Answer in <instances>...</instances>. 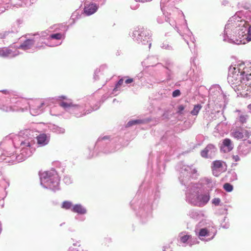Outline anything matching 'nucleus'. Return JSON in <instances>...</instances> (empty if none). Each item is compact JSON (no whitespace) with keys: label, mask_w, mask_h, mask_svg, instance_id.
Listing matches in <instances>:
<instances>
[{"label":"nucleus","mask_w":251,"mask_h":251,"mask_svg":"<svg viewBox=\"0 0 251 251\" xmlns=\"http://www.w3.org/2000/svg\"><path fill=\"white\" fill-rule=\"evenodd\" d=\"M236 15L231 17L225 27L223 40L236 45L251 41V25Z\"/></svg>","instance_id":"1"},{"label":"nucleus","mask_w":251,"mask_h":251,"mask_svg":"<svg viewBox=\"0 0 251 251\" xmlns=\"http://www.w3.org/2000/svg\"><path fill=\"white\" fill-rule=\"evenodd\" d=\"M12 142L14 147L19 150L16 156L18 162H21L30 156L35 149L33 146L34 145V132L30 129H25L20 131L18 135H13Z\"/></svg>","instance_id":"2"},{"label":"nucleus","mask_w":251,"mask_h":251,"mask_svg":"<svg viewBox=\"0 0 251 251\" xmlns=\"http://www.w3.org/2000/svg\"><path fill=\"white\" fill-rule=\"evenodd\" d=\"M65 101L59 102V105L66 111L73 115L77 118H80L90 114L92 111L99 108V104L94 107L91 106L89 98H84L79 100L76 102H73L71 99H67L66 96H62L60 97Z\"/></svg>","instance_id":"3"},{"label":"nucleus","mask_w":251,"mask_h":251,"mask_svg":"<svg viewBox=\"0 0 251 251\" xmlns=\"http://www.w3.org/2000/svg\"><path fill=\"white\" fill-rule=\"evenodd\" d=\"M185 193L186 201L191 205L203 207L209 202L210 199V194L209 191L202 192L200 184L190 183L186 187Z\"/></svg>","instance_id":"4"},{"label":"nucleus","mask_w":251,"mask_h":251,"mask_svg":"<svg viewBox=\"0 0 251 251\" xmlns=\"http://www.w3.org/2000/svg\"><path fill=\"white\" fill-rule=\"evenodd\" d=\"M251 80V69L247 67L244 62H239L228 69L227 81L232 87L240 85Z\"/></svg>","instance_id":"5"},{"label":"nucleus","mask_w":251,"mask_h":251,"mask_svg":"<svg viewBox=\"0 0 251 251\" xmlns=\"http://www.w3.org/2000/svg\"><path fill=\"white\" fill-rule=\"evenodd\" d=\"M40 184L45 189L56 192L60 189V178L54 169L39 173Z\"/></svg>","instance_id":"6"},{"label":"nucleus","mask_w":251,"mask_h":251,"mask_svg":"<svg viewBox=\"0 0 251 251\" xmlns=\"http://www.w3.org/2000/svg\"><path fill=\"white\" fill-rule=\"evenodd\" d=\"M130 36L134 41L142 45H148L149 48L151 47V33L149 30L144 27L138 26L134 28Z\"/></svg>","instance_id":"7"},{"label":"nucleus","mask_w":251,"mask_h":251,"mask_svg":"<svg viewBox=\"0 0 251 251\" xmlns=\"http://www.w3.org/2000/svg\"><path fill=\"white\" fill-rule=\"evenodd\" d=\"M116 141V140L114 139L110 140V137L108 136L99 137L94 148L105 154L114 152L117 150V147L114 145Z\"/></svg>","instance_id":"8"},{"label":"nucleus","mask_w":251,"mask_h":251,"mask_svg":"<svg viewBox=\"0 0 251 251\" xmlns=\"http://www.w3.org/2000/svg\"><path fill=\"white\" fill-rule=\"evenodd\" d=\"M135 210L143 223H147L152 218V204L150 200L141 201L138 208Z\"/></svg>","instance_id":"9"},{"label":"nucleus","mask_w":251,"mask_h":251,"mask_svg":"<svg viewBox=\"0 0 251 251\" xmlns=\"http://www.w3.org/2000/svg\"><path fill=\"white\" fill-rule=\"evenodd\" d=\"M180 170L179 180L182 185L186 187L188 186L191 183H189L190 178L192 176H196L197 170L193 167V165L190 166L180 163L178 165Z\"/></svg>","instance_id":"10"},{"label":"nucleus","mask_w":251,"mask_h":251,"mask_svg":"<svg viewBox=\"0 0 251 251\" xmlns=\"http://www.w3.org/2000/svg\"><path fill=\"white\" fill-rule=\"evenodd\" d=\"M26 39L21 44L18 49H22L27 52H32L39 50L45 49V46L41 45L38 41V38L35 36L32 38H28L25 35Z\"/></svg>","instance_id":"11"},{"label":"nucleus","mask_w":251,"mask_h":251,"mask_svg":"<svg viewBox=\"0 0 251 251\" xmlns=\"http://www.w3.org/2000/svg\"><path fill=\"white\" fill-rule=\"evenodd\" d=\"M23 103L29 106L30 114L34 116L42 113L43 106L45 104V101L40 99L24 100Z\"/></svg>","instance_id":"12"},{"label":"nucleus","mask_w":251,"mask_h":251,"mask_svg":"<svg viewBox=\"0 0 251 251\" xmlns=\"http://www.w3.org/2000/svg\"><path fill=\"white\" fill-rule=\"evenodd\" d=\"M209 226L200 229L198 236L200 240L204 241H209L214 238L216 234L217 230L216 228L213 226V223L211 222L207 223Z\"/></svg>","instance_id":"13"},{"label":"nucleus","mask_w":251,"mask_h":251,"mask_svg":"<svg viewBox=\"0 0 251 251\" xmlns=\"http://www.w3.org/2000/svg\"><path fill=\"white\" fill-rule=\"evenodd\" d=\"M232 136L237 139L241 140L249 138L251 136V124L240 125L237 126L232 132Z\"/></svg>","instance_id":"14"},{"label":"nucleus","mask_w":251,"mask_h":251,"mask_svg":"<svg viewBox=\"0 0 251 251\" xmlns=\"http://www.w3.org/2000/svg\"><path fill=\"white\" fill-rule=\"evenodd\" d=\"M187 215L189 218L195 222H199L200 224L203 225V222H206L207 216L205 212L202 210L192 208L188 211Z\"/></svg>","instance_id":"15"},{"label":"nucleus","mask_w":251,"mask_h":251,"mask_svg":"<svg viewBox=\"0 0 251 251\" xmlns=\"http://www.w3.org/2000/svg\"><path fill=\"white\" fill-rule=\"evenodd\" d=\"M24 100H26L25 99H21L20 100H18L16 102L17 108H13L11 106H8L5 104H3L2 102H0V109L4 112H10V111H21L22 112L27 110L29 109V106H26V105L24 103L23 101Z\"/></svg>","instance_id":"16"},{"label":"nucleus","mask_w":251,"mask_h":251,"mask_svg":"<svg viewBox=\"0 0 251 251\" xmlns=\"http://www.w3.org/2000/svg\"><path fill=\"white\" fill-rule=\"evenodd\" d=\"M177 240L178 245L182 247L187 246L191 247L197 243L196 239H193L191 235L188 234L185 232H182L179 234Z\"/></svg>","instance_id":"17"},{"label":"nucleus","mask_w":251,"mask_h":251,"mask_svg":"<svg viewBox=\"0 0 251 251\" xmlns=\"http://www.w3.org/2000/svg\"><path fill=\"white\" fill-rule=\"evenodd\" d=\"M65 38L64 34L61 33H55L50 35V42L46 43L42 42V44H45V46L50 47H54L59 46L62 44V42L60 41Z\"/></svg>","instance_id":"18"},{"label":"nucleus","mask_w":251,"mask_h":251,"mask_svg":"<svg viewBox=\"0 0 251 251\" xmlns=\"http://www.w3.org/2000/svg\"><path fill=\"white\" fill-rule=\"evenodd\" d=\"M217 151V148L213 144H209L201 151V155L202 158L212 159L214 158Z\"/></svg>","instance_id":"19"},{"label":"nucleus","mask_w":251,"mask_h":251,"mask_svg":"<svg viewBox=\"0 0 251 251\" xmlns=\"http://www.w3.org/2000/svg\"><path fill=\"white\" fill-rule=\"evenodd\" d=\"M211 169L213 175L215 176H218L226 170V168L225 167L223 162L220 160H216L213 162Z\"/></svg>","instance_id":"20"},{"label":"nucleus","mask_w":251,"mask_h":251,"mask_svg":"<svg viewBox=\"0 0 251 251\" xmlns=\"http://www.w3.org/2000/svg\"><path fill=\"white\" fill-rule=\"evenodd\" d=\"M251 151V140H244L238 147V152L240 155H246Z\"/></svg>","instance_id":"21"},{"label":"nucleus","mask_w":251,"mask_h":251,"mask_svg":"<svg viewBox=\"0 0 251 251\" xmlns=\"http://www.w3.org/2000/svg\"><path fill=\"white\" fill-rule=\"evenodd\" d=\"M157 58L154 56H149L145 59L142 62V64L143 67L145 68H149L150 67L157 66L161 67V64L157 63Z\"/></svg>","instance_id":"22"},{"label":"nucleus","mask_w":251,"mask_h":251,"mask_svg":"<svg viewBox=\"0 0 251 251\" xmlns=\"http://www.w3.org/2000/svg\"><path fill=\"white\" fill-rule=\"evenodd\" d=\"M233 147L234 144L232 141L229 138H225L223 140L220 149L223 152L227 153L232 151Z\"/></svg>","instance_id":"23"},{"label":"nucleus","mask_w":251,"mask_h":251,"mask_svg":"<svg viewBox=\"0 0 251 251\" xmlns=\"http://www.w3.org/2000/svg\"><path fill=\"white\" fill-rule=\"evenodd\" d=\"M49 33H50V31L47 30L43 31H41L40 32H37L35 34H32V36H35V37H37L38 38L37 41L39 43H40L41 45H44L45 44H42V42H44V40H47V43L50 42L49 37H50V34H49Z\"/></svg>","instance_id":"24"},{"label":"nucleus","mask_w":251,"mask_h":251,"mask_svg":"<svg viewBox=\"0 0 251 251\" xmlns=\"http://www.w3.org/2000/svg\"><path fill=\"white\" fill-rule=\"evenodd\" d=\"M71 211L78 215H86L88 213L86 207L81 203L75 204Z\"/></svg>","instance_id":"25"},{"label":"nucleus","mask_w":251,"mask_h":251,"mask_svg":"<svg viewBox=\"0 0 251 251\" xmlns=\"http://www.w3.org/2000/svg\"><path fill=\"white\" fill-rule=\"evenodd\" d=\"M18 54L17 50L13 51L8 48H0V56L2 57H13Z\"/></svg>","instance_id":"26"},{"label":"nucleus","mask_w":251,"mask_h":251,"mask_svg":"<svg viewBox=\"0 0 251 251\" xmlns=\"http://www.w3.org/2000/svg\"><path fill=\"white\" fill-rule=\"evenodd\" d=\"M150 121H151L150 118L131 120L127 122L126 126L130 127L135 125L145 124L149 123Z\"/></svg>","instance_id":"27"},{"label":"nucleus","mask_w":251,"mask_h":251,"mask_svg":"<svg viewBox=\"0 0 251 251\" xmlns=\"http://www.w3.org/2000/svg\"><path fill=\"white\" fill-rule=\"evenodd\" d=\"M201 183L203 185L206 186V187L209 189V190H207V191H209V192L211 191L216 185V181L209 177H204L201 179Z\"/></svg>","instance_id":"28"},{"label":"nucleus","mask_w":251,"mask_h":251,"mask_svg":"<svg viewBox=\"0 0 251 251\" xmlns=\"http://www.w3.org/2000/svg\"><path fill=\"white\" fill-rule=\"evenodd\" d=\"M37 144L39 146L42 147L47 145L50 141V137L47 134L42 133L37 136Z\"/></svg>","instance_id":"29"},{"label":"nucleus","mask_w":251,"mask_h":251,"mask_svg":"<svg viewBox=\"0 0 251 251\" xmlns=\"http://www.w3.org/2000/svg\"><path fill=\"white\" fill-rule=\"evenodd\" d=\"M239 112L238 117L237 118L238 122L240 124V125H247L248 120H249V116L245 113L241 112L240 111H237Z\"/></svg>","instance_id":"30"},{"label":"nucleus","mask_w":251,"mask_h":251,"mask_svg":"<svg viewBox=\"0 0 251 251\" xmlns=\"http://www.w3.org/2000/svg\"><path fill=\"white\" fill-rule=\"evenodd\" d=\"M164 19L166 22H168L172 27H176V22L170 17H165V19L164 15H162L161 17H158L157 18V22L159 24H162L163 23Z\"/></svg>","instance_id":"31"},{"label":"nucleus","mask_w":251,"mask_h":251,"mask_svg":"<svg viewBox=\"0 0 251 251\" xmlns=\"http://www.w3.org/2000/svg\"><path fill=\"white\" fill-rule=\"evenodd\" d=\"M49 128L52 132L56 134H63L65 132V129L64 128L55 125H51L49 126Z\"/></svg>","instance_id":"32"},{"label":"nucleus","mask_w":251,"mask_h":251,"mask_svg":"<svg viewBox=\"0 0 251 251\" xmlns=\"http://www.w3.org/2000/svg\"><path fill=\"white\" fill-rule=\"evenodd\" d=\"M226 179L229 181H233L237 179V176L234 170L229 171L226 176Z\"/></svg>","instance_id":"33"},{"label":"nucleus","mask_w":251,"mask_h":251,"mask_svg":"<svg viewBox=\"0 0 251 251\" xmlns=\"http://www.w3.org/2000/svg\"><path fill=\"white\" fill-rule=\"evenodd\" d=\"M124 79L121 78L116 84L115 88L113 89L112 94L114 95H117L121 91L120 87L123 84Z\"/></svg>","instance_id":"34"},{"label":"nucleus","mask_w":251,"mask_h":251,"mask_svg":"<svg viewBox=\"0 0 251 251\" xmlns=\"http://www.w3.org/2000/svg\"><path fill=\"white\" fill-rule=\"evenodd\" d=\"M202 108V105L201 104H197L194 105V107L193 109L191 111L190 114L192 116H197L200 110Z\"/></svg>","instance_id":"35"},{"label":"nucleus","mask_w":251,"mask_h":251,"mask_svg":"<svg viewBox=\"0 0 251 251\" xmlns=\"http://www.w3.org/2000/svg\"><path fill=\"white\" fill-rule=\"evenodd\" d=\"M74 204L71 201H65L62 203L61 207L66 210H71V208H73Z\"/></svg>","instance_id":"36"},{"label":"nucleus","mask_w":251,"mask_h":251,"mask_svg":"<svg viewBox=\"0 0 251 251\" xmlns=\"http://www.w3.org/2000/svg\"><path fill=\"white\" fill-rule=\"evenodd\" d=\"M73 246L70 247L68 249V251H83V250L80 248V243L77 242L75 243H74Z\"/></svg>","instance_id":"37"},{"label":"nucleus","mask_w":251,"mask_h":251,"mask_svg":"<svg viewBox=\"0 0 251 251\" xmlns=\"http://www.w3.org/2000/svg\"><path fill=\"white\" fill-rule=\"evenodd\" d=\"M0 92H2L3 94H4V95H9V96L6 98H2V99H1L0 100V102H2L3 104H4V102H5V100H6V101H7V100H6L7 99H10V98H9V97L11 96V92L8 90H0Z\"/></svg>","instance_id":"38"},{"label":"nucleus","mask_w":251,"mask_h":251,"mask_svg":"<svg viewBox=\"0 0 251 251\" xmlns=\"http://www.w3.org/2000/svg\"><path fill=\"white\" fill-rule=\"evenodd\" d=\"M153 201H158L160 197V192L158 188H156L153 194Z\"/></svg>","instance_id":"39"},{"label":"nucleus","mask_w":251,"mask_h":251,"mask_svg":"<svg viewBox=\"0 0 251 251\" xmlns=\"http://www.w3.org/2000/svg\"><path fill=\"white\" fill-rule=\"evenodd\" d=\"M221 226L224 228L227 229L229 226V224L228 223V219H227L226 217H225L223 219V221L221 222Z\"/></svg>","instance_id":"40"},{"label":"nucleus","mask_w":251,"mask_h":251,"mask_svg":"<svg viewBox=\"0 0 251 251\" xmlns=\"http://www.w3.org/2000/svg\"><path fill=\"white\" fill-rule=\"evenodd\" d=\"M239 4L240 5L241 7L243 8L244 9L246 10L250 9L251 7V5L250 4V3L246 1H242Z\"/></svg>","instance_id":"41"},{"label":"nucleus","mask_w":251,"mask_h":251,"mask_svg":"<svg viewBox=\"0 0 251 251\" xmlns=\"http://www.w3.org/2000/svg\"><path fill=\"white\" fill-rule=\"evenodd\" d=\"M224 189L227 192H230L233 190V186L228 183H226L224 185Z\"/></svg>","instance_id":"42"},{"label":"nucleus","mask_w":251,"mask_h":251,"mask_svg":"<svg viewBox=\"0 0 251 251\" xmlns=\"http://www.w3.org/2000/svg\"><path fill=\"white\" fill-rule=\"evenodd\" d=\"M85 215H78L77 214L75 217V219L78 222H83L86 220Z\"/></svg>","instance_id":"43"},{"label":"nucleus","mask_w":251,"mask_h":251,"mask_svg":"<svg viewBox=\"0 0 251 251\" xmlns=\"http://www.w3.org/2000/svg\"><path fill=\"white\" fill-rule=\"evenodd\" d=\"M160 47L162 49H166V50H172V47L167 42H163L162 43L161 45H160Z\"/></svg>","instance_id":"44"},{"label":"nucleus","mask_w":251,"mask_h":251,"mask_svg":"<svg viewBox=\"0 0 251 251\" xmlns=\"http://www.w3.org/2000/svg\"><path fill=\"white\" fill-rule=\"evenodd\" d=\"M221 202V199L219 198H215L212 200V203L215 206H218Z\"/></svg>","instance_id":"45"},{"label":"nucleus","mask_w":251,"mask_h":251,"mask_svg":"<svg viewBox=\"0 0 251 251\" xmlns=\"http://www.w3.org/2000/svg\"><path fill=\"white\" fill-rule=\"evenodd\" d=\"M63 181L67 184H70L72 182V179L69 176H64Z\"/></svg>","instance_id":"46"},{"label":"nucleus","mask_w":251,"mask_h":251,"mask_svg":"<svg viewBox=\"0 0 251 251\" xmlns=\"http://www.w3.org/2000/svg\"><path fill=\"white\" fill-rule=\"evenodd\" d=\"M185 109V106L183 105H180L177 107V112L180 114L181 115L183 114V111Z\"/></svg>","instance_id":"47"},{"label":"nucleus","mask_w":251,"mask_h":251,"mask_svg":"<svg viewBox=\"0 0 251 251\" xmlns=\"http://www.w3.org/2000/svg\"><path fill=\"white\" fill-rule=\"evenodd\" d=\"M181 94L180 91L178 89L175 90L173 92L172 96L174 98H176L179 96Z\"/></svg>","instance_id":"48"},{"label":"nucleus","mask_w":251,"mask_h":251,"mask_svg":"<svg viewBox=\"0 0 251 251\" xmlns=\"http://www.w3.org/2000/svg\"><path fill=\"white\" fill-rule=\"evenodd\" d=\"M173 66V63L171 62L170 61H167L166 63V68L170 70L172 68V66Z\"/></svg>","instance_id":"49"},{"label":"nucleus","mask_w":251,"mask_h":251,"mask_svg":"<svg viewBox=\"0 0 251 251\" xmlns=\"http://www.w3.org/2000/svg\"><path fill=\"white\" fill-rule=\"evenodd\" d=\"M232 159L235 162L239 161L240 160V159L239 156L238 155H233L232 156Z\"/></svg>","instance_id":"50"},{"label":"nucleus","mask_w":251,"mask_h":251,"mask_svg":"<svg viewBox=\"0 0 251 251\" xmlns=\"http://www.w3.org/2000/svg\"><path fill=\"white\" fill-rule=\"evenodd\" d=\"M132 82H133V78H127L125 82L126 84H129V83H132Z\"/></svg>","instance_id":"51"},{"label":"nucleus","mask_w":251,"mask_h":251,"mask_svg":"<svg viewBox=\"0 0 251 251\" xmlns=\"http://www.w3.org/2000/svg\"><path fill=\"white\" fill-rule=\"evenodd\" d=\"M188 35L190 37V39L192 40V33L190 31H188Z\"/></svg>","instance_id":"52"},{"label":"nucleus","mask_w":251,"mask_h":251,"mask_svg":"<svg viewBox=\"0 0 251 251\" xmlns=\"http://www.w3.org/2000/svg\"><path fill=\"white\" fill-rule=\"evenodd\" d=\"M100 69H96L95 71V75H96L100 72Z\"/></svg>","instance_id":"53"},{"label":"nucleus","mask_w":251,"mask_h":251,"mask_svg":"<svg viewBox=\"0 0 251 251\" xmlns=\"http://www.w3.org/2000/svg\"><path fill=\"white\" fill-rule=\"evenodd\" d=\"M248 108L250 111H251V104L248 105Z\"/></svg>","instance_id":"54"},{"label":"nucleus","mask_w":251,"mask_h":251,"mask_svg":"<svg viewBox=\"0 0 251 251\" xmlns=\"http://www.w3.org/2000/svg\"><path fill=\"white\" fill-rule=\"evenodd\" d=\"M93 156V152H92V153H90L89 155H88V157L91 158Z\"/></svg>","instance_id":"55"},{"label":"nucleus","mask_w":251,"mask_h":251,"mask_svg":"<svg viewBox=\"0 0 251 251\" xmlns=\"http://www.w3.org/2000/svg\"><path fill=\"white\" fill-rule=\"evenodd\" d=\"M138 77H142V74H139L138 75V76H137Z\"/></svg>","instance_id":"56"},{"label":"nucleus","mask_w":251,"mask_h":251,"mask_svg":"<svg viewBox=\"0 0 251 251\" xmlns=\"http://www.w3.org/2000/svg\"><path fill=\"white\" fill-rule=\"evenodd\" d=\"M221 95H222V97H223V98H224L226 97V96L224 94H223L222 92L221 93Z\"/></svg>","instance_id":"57"},{"label":"nucleus","mask_w":251,"mask_h":251,"mask_svg":"<svg viewBox=\"0 0 251 251\" xmlns=\"http://www.w3.org/2000/svg\"><path fill=\"white\" fill-rule=\"evenodd\" d=\"M117 101V100L116 99H114L113 100V102L114 103L115 102Z\"/></svg>","instance_id":"58"},{"label":"nucleus","mask_w":251,"mask_h":251,"mask_svg":"<svg viewBox=\"0 0 251 251\" xmlns=\"http://www.w3.org/2000/svg\"><path fill=\"white\" fill-rule=\"evenodd\" d=\"M184 40H185V42H186V43L188 45L189 44H188V40H186V39H184Z\"/></svg>","instance_id":"59"},{"label":"nucleus","mask_w":251,"mask_h":251,"mask_svg":"<svg viewBox=\"0 0 251 251\" xmlns=\"http://www.w3.org/2000/svg\"><path fill=\"white\" fill-rule=\"evenodd\" d=\"M212 92H213V90H212V89H211L210 90V93H212Z\"/></svg>","instance_id":"60"},{"label":"nucleus","mask_w":251,"mask_h":251,"mask_svg":"<svg viewBox=\"0 0 251 251\" xmlns=\"http://www.w3.org/2000/svg\"><path fill=\"white\" fill-rule=\"evenodd\" d=\"M219 124L217 125L216 128L218 129Z\"/></svg>","instance_id":"61"},{"label":"nucleus","mask_w":251,"mask_h":251,"mask_svg":"<svg viewBox=\"0 0 251 251\" xmlns=\"http://www.w3.org/2000/svg\"><path fill=\"white\" fill-rule=\"evenodd\" d=\"M218 88H219V90H220V92H221L222 90H221L220 88L218 87Z\"/></svg>","instance_id":"62"},{"label":"nucleus","mask_w":251,"mask_h":251,"mask_svg":"<svg viewBox=\"0 0 251 251\" xmlns=\"http://www.w3.org/2000/svg\"><path fill=\"white\" fill-rule=\"evenodd\" d=\"M146 1H151V0H146Z\"/></svg>","instance_id":"63"},{"label":"nucleus","mask_w":251,"mask_h":251,"mask_svg":"<svg viewBox=\"0 0 251 251\" xmlns=\"http://www.w3.org/2000/svg\"><path fill=\"white\" fill-rule=\"evenodd\" d=\"M163 251H166V249H165L163 250Z\"/></svg>","instance_id":"64"}]
</instances>
